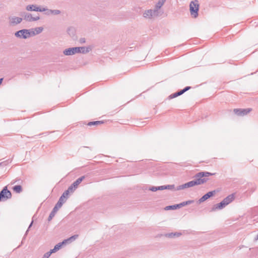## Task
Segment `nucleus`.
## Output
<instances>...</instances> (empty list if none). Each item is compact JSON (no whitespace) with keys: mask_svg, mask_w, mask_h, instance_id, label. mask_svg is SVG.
I'll use <instances>...</instances> for the list:
<instances>
[{"mask_svg":"<svg viewBox=\"0 0 258 258\" xmlns=\"http://www.w3.org/2000/svg\"><path fill=\"white\" fill-rule=\"evenodd\" d=\"M182 235V233L180 232H174V233H169L166 234V236L169 238H174L175 237H179Z\"/></svg>","mask_w":258,"mask_h":258,"instance_id":"aec40b11","label":"nucleus"},{"mask_svg":"<svg viewBox=\"0 0 258 258\" xmlns=\"http://www.w3.org/2000/svg\"><path fill=\"white\" fill-rule=\"evenodd\" d=\"M63 53L65 55H72L74 54V48L73 47H70L67 49H66L63 50Z\"/></svg>","mask_w":258,"mask_h":258,"instance_id":"a211bd4d","label":"nucleus"},{"mask_svg":"<svg viewBox=\"0 0 258 258\" xmlns=\"http://www.w3.org/2000/svg\"><path fill=\"white\" fill-rule=\"evenodd\" d=\"M30 30L22 29L17 31L15 33V36L18 38L27 39L30 37Z\"/></svg>","mask_w":258,"mask_h":258,"instance_id":"39448f33","label":"nucleus"},{"mask_svg":"<svg viewBox=\"0 0 258 258\" xmlns=\"http://www.w3.org/2000/svg\"><path fill=\"white\" fill-rule=\"evenodd\" d=\"M191 87L190 86H187L185 87L183 89L181 90V93L182 94H183L184 93H185L186 91L189 90Z\"/></svg>","mask_w":258,"mask_h":258,"instance_id":"e433bc0d","label":"nucleus"},{"mask_svg":"<svg viewBox=\"0 0 258 258\" xmlns=\"http://www.w3.org/2000/svg\"><path fill=\"white\" fill-rule=\"evenodd\" d=\"M20 181H21V179H15V180H13L11 182V183H12V184H14L15 183H16V182H19Z\"/></svg>","mask_w":258,"mask_h":258,"instance_id":"a19ab883","label":"nucleus"},{"mask_svg":"<svg viewBox=\"0 0 258 258\" xmlns=\"http://www.w3.org/2000/svg\"><path fill=\"white\" fill-rule=\"evenodd\" d=\"M66 244V243L64 242V240L62 242L58 243V244H56L54 248L51 250L52 252L53 253L55 252L57 250H58L62 246V245Z\"/></svg>","mask_w":258,"mask_h":258,"instance_id":"6ab92c4d","label":"nucleus"},{"mask_svg":"<svg viewBox=\"0 0 258 258\" xmlns=\"http://www.w3.org/2000/svg\"><path fill=\"white\" fill-rule=\"evenodd\" d=\"M74 54L76 53H81L82 47H73Z\"/></svg>","mask_w":258,"mask_h":258,"instance_id":"473e14b6","label":"nucleus"},{"mask_svg":"<svg viewBox=\"0 0 258 258\" xmlns=\"http://www.w3.org/2000/svg\"><path fill=\"white\" fill-rule=\"evenodd\" d=\"M177 208H180V206H179V204L166 206L165 208V209L166 210H175V209H176Z\"/></svg>","mask_w":258,"mask_h":258,"instance_id":"393cba45","label":"nucleus"},{"mask_svg":"<svg viewBox=\"0 0 258 258\" xmlns=\"http://www.w3.org/2000/svg\"><path fill=\"white\" fill-rule=\"evenodd\" d=\"M158 14L155 10L149 9L146 10L143 14L144 17L151 19L153 16H158Z\"/></svg>","mask_w":258,"mask_h":258,"instance_id":"9d476101","label":"nucleus"},{"mask_svg":"<svg viewBox=\"0 0 258 258\" xmlns=\"http://www.w3.org/2000/svg\"><path fill=\"white\" fill-rule=\"evenodd\" d=\"M217 192V190H212V191H210L208 192H207V194H206L205 195H204L202 198H201L198 201H197V203L198 204H200L204 202H205V201H206L207 200H208V199H209L210 198L214 196L216 193Z\"/></svg>","mask_w":258,"mask_h":258,"instance_id":"6e6552de","label":"nucleus"},{"mask_svg":"<svg viewBox=\"0 0 258 258\" xmlns=\"http://www.w3.org/2000/svg\"><path fill=\"white\" fill-rule=\"evenodd\" d=\"M104 123L103 121H90L87 124L89 126H92V125H98Z\"/></svg>","mask_w":258,"mask_h":258,"instance_id":"4be33fe9","label":"nucleus"},{"mask_svg":"<svg viewBox=\"0 0 258 258\" xmlns=\"http://www.w3.org/2000/svg\"><path fill=\"white\" fill-rule=\"evenodd\" d=\"M182 95V93H181V91H179L178 92H176L174 93H173L169 96L168 98L169 99H173L174 98L177 97L180 95Z\"/></svg>","mask_w":258,"mask_h":258,"instance_id":"a878e982","label":"nucleus"},{"mask_svg":"<svg viewBox=\"0 0 258 258\" xmlns=\"http://www.w3.org/2000/svg\"><path fill=\"white\" fill-rule=\"evenodd\" d=\"M215 174V173H211L207 171L200 172L194 176L195 179L192 181L194 186L201 185L206 183L208 180L209 179L207 177L214 175Z\"/></svg>","mask_w":258,"mask_h":258,"instance_id":"f03ea898","label":"nucleus"},{"mask_svg":"<svg viewBox=\"0 0 258 258\" xmlns=\"http://www.w3.org/2000/svg\"><path fill=\"white\" fill-rule=\"evenodd\" d=\"M30 37L33 36H34V35H36L35 31L33 30V29H30Z\"/></svg>","mask_w":258,"mask_h":258,"instance_id":"58836bf2","label":"nucleus"},{"mask_svg":"<svg viewBox=\"0 0 258 258\" xmlns=\"http://www.w3.org/2000/svg\"><path fill=\"white\" fill-rule=\"evenodd\" d=\"M226 205L223 201H222L220 203L215 205L212 208V211H216L217 210H221L224 208Z\"/></svg>","mask_w":258,"mask_h":258,"instance_id":"ddd939ff","label":"nucleus"},{"mask_svg":"<svg viewBox=\"0 0 258 258\" xmlns=\"http://www.w3.org/2000/svg\"><path fill=\"white\" fill-rule=\"evenodd\" d=\"M33 221H32L31 222V223H30V225H29V227H28V230H27V231H26V233L28 231V230H29V229H30V228L32 226V224H33Z\"/></svg>","mask_w":258,"mask_h":258,"instance_id":"79ce46f5","label":"nucleus"},{"mask_svg":"<svg viewBox=\"0 0 258 258\" xmlns=\"http://www.w3.org/2000/svg\"><path fill=\"white\" fill-rule=\"evenodd\" d=\"M161 190L163 189H170L172 190L174 188V185H162L161 186Z\"/></svg>","mask_w":258,"mask_h":258,"instance_id":"cd10ccee","label":"nucleus"},{"mask_svg":"<svg viewBox=\"0 0 258 258\" xmlns=\"http://www.w3.org/2000/svg\"><path fill=\"white\" fill-rule=\"evenodd\" d=\"M67 200V199H66L64 197H63L62 195H61L59 199L58 202H60L62 204H64L66 202Z\"/></svg>","mask_w":258,"mask_h":258,"instance_id":"4c0bfd02","label":"nucleus"},{"mask_svg":"<svg viewBox=\"0 0 258 258\" xmlns=\"http://www.w3.org/2000/svg\"><path fill=\"white\" fill-rule=\"evenodd\" d=\"M57 210H56L54 208H53L52 211L50 213L49 216V217L48 218V221H51V219L54 217V216H55L56 213L57 212Z\"/></svg>","mask_w":258,"mask_h":258,"instance_id":"b1692460","label":"nucleus"},{"mask_svg":"<svg viewBox=\"0 0 258 258\" xmlns=\"http://www.w3.org/2000/svg\"><path fill=\"white\" fill-rule=\"evenodd\" d=\"M79 42L81 44L84 43L86 42V39L85 38H81L79 39Z\"/></svg>","mask_w":258,"mask_h":258,"instance_id":"ea45409f","label":"nucleus"},{"mask_svg":"<svg viewBox=\"0 0 258 258\" xmlns=\"http://www.w3.org/2000/svg\"><path fill=\"white\" fill-rule=\"evenodd\" d=\"M69 190H66L64 191V192L62 194V197H64L66 199H68L69 198Z\"/></svg>","mask_w":258,"mask_h":258,"instance_id":"f704fd0d","label":"nucleus"},{"mask_svg":"<svg viewBox=\"0 0 258 258\" xmlns=\"http://www.w3.org/2000/svg\"><path fill=\"white\" fill-rule=\"evenodd\" d=\"M13 190L16 193H20L22 191V187L20 185H15L13 187Z\"/></svg>","mask_w":258,"mask_h":258,"instance_id":"5701e85b","label":"nucleus"},{"mask_svg":"<svg viewBox=\"0 0 258 258\" xmlns=\"http://www.w3.org/2000/svg\"><path fill=\"white\" fill-rule=\"evenodd\" d=\"M149 190L152 191H156L158 190H161V186H152L149 188Z\"/></svg>","mask_w":258,"mask_h":258,"instance_id":"7c9ffc66","label":"nucleus"},{"mask_svg":"<svg viewBox=\"0 0 258 258\" xmlns=\"http://www.w3.org/2000/svg\"><path fill=\"white\" fill-rule=\"evenodd\" d=\"M0 165H1V163H0Z\"/></svg>","mask_w":258,"mask_h":258,"instance_id":"a18cd8bd","label":"nucleus"},{"mask_svg":"<svg viewBox=\"0 0 258 258\" xmlns=\"http://www.w3.org/2000/svg\"><path fill=\"white\" fill-rule=\"evenodd\" d=\"M90 50V48L88 47H82L81 52L83 53H87Z\"/></svg>","mask_w":258,"mask_h":258,"instance_id":"c85d7f7f","label":"nucleus"},{"mask_svg":"<svg viewBox=\"0 0 258 258\" xmlns=\"http://www.w3.org/2000/svg\"><path fill=\"white\" fill-rule=\"evenodd\" d=\"M0 165H1V163H0Z\"/></svg>","mask_w":258,"mask_h":258,"instance_id":"c03bdc74","label":"nucleus"},{"mask_svg":"<svg viewBox=\"0 0 258 258\" xmlns=\"http://www.w3.org/2000/svg\"><path fill=\"white\" fill-rule=\"evenodd\" d=\"M166 0H159L155 5L154 10L158 14V10L163 6Z\"/></svg>","mask_w":258,"mask_h":258,"instance_id":"4468645a","label":"nucleus"},{"mask_svg":"<svg viewBox=\"0 0 258 258\" xmlns=\"http://www.w3.org/2000/svg\"><path fill=\"white\" fill-rule=\"evenodd\" d=\"M26 10L28 11H35V12H46L47 10L46 8H41L36 5H29L26 7Z\"/></svg>","mask_w":258,"mask_h":258,"instance_id":"423d86ee","label":"nucleus"},{"mask_svg":"<svg viewBox=\"0 0 258 258\" xmlns=\"http://www.w3.org/2000/svg\"><path fill=\"white\" fill-rule=\"evenodd\" d=\"M194 183L192 182V180L190 181L187 183H185L184 184H183L182 185H179L177 187V190H181L183 189L186 188H188L190 187H192L194 186Z\"/></svg>","mask_w":258,"mask_h":258,"instance_id":"f8f14e48","label":"nucleus"},{"mask_svg":"<svg viewBox=\"0 0 258 258\" xmlns=\"http://www.w3.org/2000/svg\"><path fill=\"white\" fill-rule=\"evenodd\" d=\"M0 165H1V163H0Z\"/></svg>","mask_w":258,"mask_h":258,"instance_id":"49530a36","label":"nucleus"},{"mask_svg":"<svg viewBox=\"0 0 258 258\" xmlns=\"http://www.w3.org/2000/svg\"><path fill=\"white\" fill-rule=\"evenodd\" d=\"M194 203V200H189V201L183 202L179 204V205L180 208H181V207H183V206H184L185 205L191 204H192Z\"/></svg>","mask_w":258,"mask_h":258,"instance_id":"bb28decb","label":"nucleus"},{"mask_svg":"<svg viewBox=\"0 0 258 258\" xmlns=\"http://www.w3.org/2000/svg\"><path fill=\"white\" fill-rule=\"evenodd\" d=\"M23 19L18 17H12L10 18V24L12 26H15L20 24L22 21Z\"/></svg>","mask_w":258,"mask_h":258,"instance_id":"9b49d317","label":"nucleus"},{"mask_svg":"<svg viewBox=\"0 0 258 258\" xmlns=\"http://www.w3.org/2000/svg\"><path fill=\"white\" fill-rule=\"evenodd\" d=\"M62 205L63 204L61 202L58 201L53 208L55 209L58 211V209L61 207Z\"/></svg>","mask_w":258,"mask_h":258,"instance_id":"2f4dec72","label":"nucleus"},{"mask_svg":"<svg viewBox=\"0 0 258 258\" xmlns=\"http://www.w3.org/2000/svg\"><path fill=\"white\" fill-rule=\"evenodd\" d=\"M234 199V195L231 194V195L228 196L225 198H224L223 201L225 202V203L226 204V205H227L229 204H230L231 202H232Z\"/></svg>","mask_w":258,"mask_h":258,"instance_id":"2eb2a0df","label":"nucleus"},{"mask_svg":"<svg viewBox=\"0 0 258 258\" xmlns=\"http://www.w3.org/2000/svg\"><path fill=\"white\" fill-rule=\"evenodd\" d=\"M215 174V173H211L207 171L200 172L194 176L195 179L192 181L194 186L201 185L206 183L208 180L209 179L207 177L214 175Z\"/></svg>","mask_w":258,"mask_h":258,"instance_id":"f257e3e1","label":"nucleus"},{"mask_svg":"<svg viewBox=\"0 0 258 258\" xmlns=\"http://www.w3.org/2000/svg\"><path fill=\"white\" fill-rule=\"evenodd\" d=\"M200 5L198 0H195L190 2L189 4V11L191 16L196 18L198 16Z\"/></svg>","mask_w":258,"mask_h":258,"instance_id":"7ed1b4c3","label":"nucleus"},{"mask_svg":"<svg viewBox=\"0 0 258 258\" xmlns=\"http://www.w3.org/2000/svg\"><path fill=\"white\" fill-rule=\"evenodd\" d=\"M76 189H74V187L71 184L68 188L67 190H69V192L73 193Z\"/></svg>","mask_w":258,"mask_h":258,"instance_id":"c9c22d12","label":"nucleus"},{"mask_svg":"<svg viewBox=\"0 0 258 258\" xmlns=\"http://www.w3.org/2000/svg\"><path fill=\"white\" fill-rule=\"evenodd\" d=\"M78 236H79V235L78 234H75L74 235L72 236L71 237H70V238H69L67 239H64V241L66 243V244L67 243H71L72 241L76 240L78 237Z\"/></svg>","mask_w":258,"mask_h":258,"instance_id":"412c9836","label":"nucleus"},{"mask_svg":"<svg viewBox=\"0 0 258 258\" xmlns=\"http://www.w3.org/2000/svg\"><path fill=\"white\" fill-rule=\"evenodd\" d=\"M11 192L8 190L7 186H5L3 189L0 191V201L4 202L8 199L11 198Z\"/></svg>","mask_w":258,"mask_h":258,"instance_id":"20e7f679","label":"nucleus"},{"mask_svg":"<svg viewBox=\"0 0 258 258\" xmlns=\"http://www.w3.org/2000/svg\"><path fill=\"white\" fill-rule=\"evenodd\" d=\"M43 28L42 27H36L34 29V31L36 34H40L42 32Z\"/></svg>","mask_w":258,"mask_h":258,"instance_id":"c756f323","label":"nucleus"},{"mask_svg":"<svg viewBox=\"0 0 258 258\" xmlns=\"http://www.w3.org/2000/svg\"><path fill=\"white\" fill-rule=\"evenodd\" d=\"M251 111V108H235L234 109V113L238 116H244L247 114Z\"/></svg>","mask_w":258,"mask_h":258,"instance_id":"1a4fd4ad","label":"nucleus"},{"mask_svg":"<svg viewBox=\"0 0 258 258\" xmlns=\"http://www.w3.org/2000/svg\"><path fill=\"white\" fill-rule=\"evenodd\" d=\"M46 14L47 15H49L50 14L54 15H57L60 14L61 12L60 10H49L47 9V10L46 11Z\"/></svg>","mask_w":258,"mask_h":258,"instance_id":"f3484780","label":"nucleus"},{"mask_svg":"<svg viewBox=\"0 0 258 258\" xmlns=\"http://www.w3.org/2000/svg\"><path fill=\"white\" fill-rule=\"evenodd\" d=\"M21 15L24 20L28 22L36 21L40 19L39 16L33 17L31 14L27 12L22 13Z\"/></svg>","mask_w":258,"mask_h":258,"instance_id":"0eeeda50","label":"nucleus"},{"mask_svg":"<svg viewBox=\"0 0 258 258\" xmlns=\"http://www.w3.org/2000/svg\"><path fill=\"white\" fill-rule=\"evenodd\" d=\"M3 81V78H1L0 79V85L2 83Z\"/></svg>","mask_w":258,"mask_h":258,"instance_id":"37998d69","label":"nucleus"},{"mask_svg":"<svg viewBox=\"0 0 258 258\" xmlns=\"http://www.w3.org/2000/svg\"><path fill=\"white\" fill-rule=\"evenodd\" d=\"M52 253L53 252L50 250L49 251L46 252L42 258H48Z\"/></svg>","mask_w":258,"mask_h":258,"instance_id":"72a5a7b5","label":"nucleus"},{"mask_svg":"<svg viewBox=\"0 0 258 258\" xmlns=\"http://www.w3.org/2000/svg\"><path fill=\"white\" fill-rule=\"evenodd\" d=\"M85 178V176H82L80 178H78L72 184L74 187V189H76L78 186L81 183L83 180Z\"/></svg>","mask_w":258,"mask_h":258,"instance_id":"dca6fc26","label":"nucleus"}]
</instances>
